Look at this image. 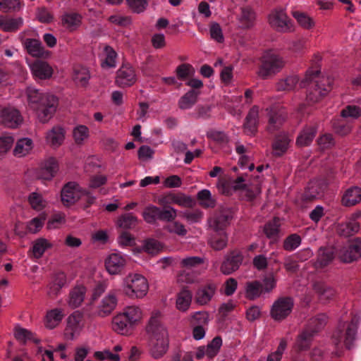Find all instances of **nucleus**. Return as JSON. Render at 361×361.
Here are the masks:
<instances>
[{
	"instance_id": "0eeeda50",
	"label": "nucleus",
	"mask_w": 361,
	"mask_h": 361,
	"mask_svg": "<svg viewBox=\"0 0 361 361\" xmlns=\"http://www.w3.org/2000/svg\"><path fill=\"white\" fill-rule=\"evenodd\" d=\"M360 320V317L358 315H353L350 322L348 324L345 334L343 332L345 327V323L344 322H341L339 323L337 330L333 335L334 342L336 345L341 343L344 336V344L345 348L348 350H350L353 348L355 335L356 334L357 327Z\"/></svg>"
},
{
	"instance_id": "37998d69",
	"label": "nucleus",
	"mask_w": 361,
	"mask_h": 361,
	"mask_svg": "<svg viewBox=\"0 0 361 361\" xmlns=\"http://www.w3.org/2000/svg\"><path fill=\"white\" fill-rule=\"evenodd\" d=\"M314 290L319 295L322 301L329 300L335 295V290L331 287L322 282H316L314 284Z\"/></svg>"
},
{
	"instance_id": "bf43d9fd",
	"label": "nucleus",
	"mask_w": 361,
	"mask_h": 361,
	"mask_svg": "<svg viewBox=\"0 0 361 361\" xmlns=\"http://www.w3.org/2000/svg\"><path fill=\"white\" fill-rule=\"evenodd\" d=\"M221 345V338L220 336L214 337L206 348V355L209 358L214 357L218 354Z\"/></svg>"
},
{
	"instance_id": "2f4dec72",
	"label": "nucleus",
	"mask_w": 361,
	"mask_h": 361,
	"mask_svg": "<svg viewBox=\"0 0 361 361\" xmlns=\"http://www.w3.org/2000/svg\"><path fill=\"white\" fill-rule=\"evenodd\" d=\"M82 16L78 13H65L61 16V24L70 31L76 30L81 24Z\"/></svg>"
},
{
	"instance_id": "5701e85b",
	"label": "nucleus",
	"mask_w": 361,
	"mask_h": 361,
	"mask_svg": "<svg viewBox=\"0 0 361 361\" xmlns=\"http://www.w3.org/2000/svg\"><path fill=\"white\" fill-rule=\"evenodd\" d=\"M259 108L252 106L249 111L243 124L244 132L248 135H255L257 132L259 123Z\"/></svg>"
},
{
	"instance_id": "5fc2aeb1",
	"label": "nucleus",
	"mask_w": 361,
	"mask_h": 361,
	"mask_svg": "<svg viewBox=\"0 0 361 361\" xmlns=\"http://www.w3.org/2000/svg\"><path fill=\"white\" fill-rule=\"evenodd\" d=\"M293 16L297 20L298 24L305 29H311L314 25L312 18L305 13L298 11H293Z\"/></svg>"
},
{
	"instance_id": "4be33fe9",
	"label": "nucleus",
	"mask_w": 361,
	"mask_h": 361,
	"mask_svg": "<svg viewBox=\"0 0 361 361\" xmlns=\"http://www.w3.org/2000/svg\"><path fill=\"white\" fill-rule=\"evenodd\" d=\"M292 138L285 132H281L274 139L272 143V154L275 157H280L287 152Z\"/></svg>"
},
{
	"instance_id": "b1692460",
	"label": "nucleus",
	"mask_w": 361,
	"mask_h": 361,
	"mask_svg": "<svg viewBox=\"0 0 361 361\" xmlns=\"http://www.w3.org/2000/svg\"><path fill=\"white\" fill-rule=\"evenodd\" d=\"M25 49L34 57L47 58L49 55V51L45 50L42 42L35 39H26L23 42Z\"/></svg>"
},
{
	"instance_id": "09e8293b",
	"label": "nucleus",
	"mask_w": 361,
	"mask_h": 361,
	"mask_svg": "<svg viewBox=\"0 0 361 361\" xmlns=\"http://www.w3.org/2000/svg\"><path fill=\"white\" fill-rule=\"evenodd\" d=\"M263 293L262 283L258 281L248 282L246 284V297L249 300H255Z\"/></svg>"
},
{
	"instance_id": "6e6552de",
	"label": "nucleus",
	"mask_w": 361,
	"mask_h": 361,
	"mask_svg": "<svg viewBox=\"0 0 361 361\" xmlns=\"http://www.w3.org/2000/svg\"><path fill=\"white\" fill-rule=\"evenodd\" d=\"M145 221L150 224H154L158 220L171 221L177 216V210L171 207L161 209L155 205H148L142 212Z\"/></svg>"
},
{
	"instance_id": "1a4fd4ad",
	"label": "nucleus",
	"mask_w": 361,
	"mask_h": 361,
	"mask_svg": "<svg viewBox=\"0 0 361 361\" xmlns=\"http://www.w3.org/2000/svg\"><path fill=\"white\" fill-rule=\"evenodd\" d=\"M293 300L290 297H281L276 300L271 310V316L276 321L286 318L292 311Z\"/></svg>"
},
{
	"instance_id": "de8ad7c7",
	"label": "nucleus",
	"mask_w": 361,
	"mask_h": 361,
	"mask_svg": "<svg viewBox=\"0 0 361 361\" xmlns=\"http://www.w3.org/2000/svg\"><path fill=\"white\" fill-rule=\"evenodd\" d=\"M90 78L88 69L84 66H75L73 72L74 81L81 86H85Z\"/></svg>"
},
{
	"instance_id": "7ed1b4c3",
	"label": "nucleus",
	"mask_w": 361,
	"mask_h": 361,
	"mask_svg": "<svg viewBox=\"0 0 361 361\" xmlns=\"http://www.w3.org/2000/svg\"><path fill=\"white\" fill-rule=\"evenodd\" d=\"M147 331L150 334L149 346L152 356L158 359L162 357L168 349L167 331L161 324L159 316H152L147 326Z\"/></svg>"
},
{
	"instance_id": "603ef678",
	"label": "nucleus",
	"mask_w": 361,
	"mask_h": 361,
	"mask_svg": "<svg viewBox=\"0 0 361 361\" xmlns=\"http://www.w3.org/2000/svg\"><path fill=\"white\" fill-rule=\"evenodd\" d=\"M137 223V217L132 213H126L121 215L118 220V226L123 229H131Z\"/></svg>"
},
{
	"instance_id": "338daca9",
	"label": "nucleus",
	"mask_w": 361,
	"mask_h": 361,
	"mask_svg": "<svg viewBox=\"0 0 361 361\" xmlns=\"http://www.w3.org/2000/svg\"><path fill=\"white\" fill-rule=\"evenodd\" d=\"M169 222L170 224L166 226V230L169 233H175L179 236H185L187 234L188 231L183 224L174 220Z\"/></svg>"
},
{
	"instance_id": "4c0bfd02",
	"label": "nucleus",
	"mask_w": 361,
	"mask_h": 361,
	"mask_svg": "<svg viewBox=\"0 0 361 361\" xmlns=\"http://www.w3.org/2000/svg\"><path fill=\"white\" fill-rule=\"evenodd\" d=\"M359 229V224L353 220L338 224L336 230L339 235L348 237L357 233Z\"/></svg>"
},
{
	"instance_id": "a18cd8bd",
	"label": "nucleus",
	"mask_w": 361,
	"mask_h": 361,
	"mask_svg": "<svg viewBox=\"0 0 361 361\" xmlns=\"http://www.w3.org/2000/svg\"><path fill=\"white\" fill-rule=\"evenodd\" d=\"M279 219L275 217L264 225V232L268 238L271 240H276L279 235Z\"/></svg>"
},
{
	"instance_id": "774afa93",
	"label": "nucleus",
	"mask_w": 361,
	"mask_h": 361,
	"mask_svg": "<svg viewBox=\"0 0 361 361\" xmlns=\"http://www.w3.org/2000/svg\"><path fill=\"white\" fill-rule=\"evenodd\" d=\"M343 118H357L361 116V108L355 105H348L341 113Z\"/></svg>"
},
{
	"instance_id": "bb28decb",
	"label": "nucleus",
	"mask_w": 361,
	"mask_h": 361,
	"mask_svg": "<svg viewBox=\"0 0 361 361\" xmlns=\"http://www.w3.org/2000/svg\"><path fill=\"white\" fill-rule=\"evenodd\" d=\"M59 170V164L56 159L49 157L44 161L39 171V178L44 180H51Z\"/></svg>"
},
{
	"instance_id": "2eb2a0df",
	"label": "nucleus",
	"mask_w": 361,
	"mask_h": 361,
	"mask_svg": "<svg viewBox=\"0 0 361 361\" xmlns=\"http://www.w3.org/2000/svg\"><path fill=\"white\" fill-rule=\"evenodd\" d=\"M82 188L75 182H68L61 190V199L66 206L73 204L78 200L81 198Z\"/></svg>"
},
{
	"instance_id": "58836bf2",
	"label": "nucleus",
	"mask_w": 361,
	"mask_h": 361,
	"mask_svg": "<svg viewBox=\"0 0 361 361\" xmlns=\"http://www.w3.org/2000/svg\"><path fill=\"white\" fill-rule=\"evenodd\" d=\"M51 247V244L45 238H38L32 243V249L30 251L31 256L36 259L40 258L44 252Z\"/></svg>"
},
{
	"instance_id": "423d86ee",
	"label": "nucleus",
	"mask_w": 361,
	"mask_h": 361,
	"mask_svg": "<svg viewBox=\"0 0 361 361\" xmlns=\"http://www.w3.org/2000/svg\"><path fill=\"white\" fill-rule=\"evenodd\" d=\"M123 290L130 298H142L148 290L147 279L139 274H130L123 279Z\"/></svg>"
},
{
	"instance_id": "69168bd1",
	"label": "nucleus",
	"mask_w": 361,
	"mask_h": 361,
	"mask_svg": "<svg viewBox=\"0 0 361 361\" xmlns=\"http://www.w3.org/2000/svg\"><path fill=\"white\" fill-rule=\"evenodd\" d=\"M209 34L211 38L218 43H222L224 41L222 29L217 23L213 22L210 24Z\"/></svg>"
},
{
	"instance_id": "ddd939ff",
	"label": "nucleus",
	"mask_w": 361,
	"mask_h": 361,
	"mask_svg": "<svg viewBox=\"0 0 361 361\" xmlns=\"http://www.w3.org/2000/svg\"><path fill=\"white\" fill-rule=\"evenodd\" d=\"M158 203L164 208L170 207L171 204H176L181 207H191L193 205V200L189 196L182 193L169 192L158 200Z\"/></svg>"
},
{
	"instance_id": "f03ea898",
	"label": "nucleus",
	"mask_w": 361,
	"mask_h": 361,
	"mask_svg": "<svg viewBox=\"0 0 361 361\" xmlns=\"http://www.w3.org/2000/svg\"><path fill=\"white\" fill-rule=\"evenodd\" d=\"M26 94L29 106L36 111L40 122L47 123L56 112L58 99L53 94L39 92V90L28 87Z\"/></svg>"
},
{
	"instance_id": "864d4df0",
	"label": "nucleus",
	"mask_w": 361,
	"mask_h": 361,
	"mask_svg": "<svg viewBox=\"0 0 361 361\" xmlns=\"http://www.w3.org/2000/svg\"><path fill=\"white\" fill-rule=\"evenodd\" d=\"M299 79L295 75H290L285 79L281 80L276 85L278 91H290L294 89Z\"/></svg>"
},
{
	"instance_id": "ea45409f",
	"label": "nucleus",
	"mask_w": 361,
	"mask_h": 361,
	"mask_svg": "<svg viewBox=\"0 0 361 361\" xmlns=\"http://www.w3.org/2000/svg\"><path fill=\"white\" fill-rule=\"evenodd\" d=\"M47 142L53 147H59L64 139V130L59 127H54L47 135Z\"/></svg>"
},
{
	"instance_id": "a878e982",
	"label": "nucleus",
	"mask_w": 361,
	"mask_h": 361,
	"mask_svg": "<svg viewBox=\"0 0 361 361\" xmlns=\"http://www.w3.org/2000/svg\"><path fill=\"white\" fill-rule=\"evenodd\" d=\"M30 69L36 79L46 80L51 78L53 74L52 68L47 62L42 61H37L32 63Z\"/></svg>"
},
{
	"instance_id": "0e129e2a",
	"label": "nucleus",
	"mask_w": 361,
	"mask_h": 361,
	"mask_svg": "<svg viewBox=\"0 0 361 361\" xmlns=\"http://www.w3.org/2000/svg\"><path fill=\"white\" fill-rule=\"evenodd\" d=\"M75 142L78 145H80L82 142L87 138L89 135V129L83 125L75 127L73 132Z\"/></svg>"
},
{
	"instance_id": "a211bd4d",
	"label": "nucleus",
	"mask_w": 361,
	"mask_h": 361,
	"mask_svg": "<svg viewBox=\"0 0 361 361\" xmlns=\"http://www.w3.org/2000/svg\"><path fill=\"white\" fill-rule=\"evenodd\" d=\"M136 81L135 70L129 64L123 65L117 71L116 83L121 87L133 85Z\"/></svg>"
},
{
	"instance_id": "4468645a",
	"label": "nucleus",
	"mask_w": 361,
	"mask_h": 361,
	"mask_svg": "<svg viewBox=\"0 0 361 361\" xmlns=\"http://www.w3.org/2000/svg\"><path fill=\"white\" fill-rule=\"evenodd\" d=\"M339 258L345 263H350L361 257V240L356 238L339 252Z\"/></svg>"
},
{
	"instance_id": "9d476101",
	"label": "nucleus",
	"mask_w": 361,
	"mask_h": 361,
	"mask_svg": "<svg viewBox=\"0 0 361 361\" xmlns=\"http://www.w3.org/2000/svg\"><path fill=\"white\" fill-rule=\"evenodd\" d=\"M268 124L267 130L269 133H274L283 124L286 115L283 109L277 106L267 108Z\"/></svg>"
},
{
	"instance_id": "f8f14e48",
	"label": "nucleus",
	"mask_w": 361,
	"mask_h": 361,
	"mask_svg": "<svg viewBox=\"0 0 361 361\" xmlns=\"http://www.w3.org/2000/svg\"><path fill=\"white\" fill-rule=\"evenodd\" d=\"M243 260L240 252L233 250L228 253L221 263L220 270L225 275H230L238 270Z\"/></svg>"
},
{
	"instance_id": "4d7b16f0",
	"label": "nucleus",
	"mask_w": 361,
	"mask_h": 361,
	"mask_svg": "<svg viewBox=\"0 0 361 361\" xmlns=\"http://www.w3.org/2000/svg\"><path fill=\"white\" fill-rule=\"evenodd\" d=\"M176 73L178 79L184 80L194 75L195 69L189 63H182L176 68Z\"/></svg>"
},
{
	"instance_id": "473e14b6",
	"label": "nucleus",
	"mask_w": 361,
	"mask_h": 361,
	"mask_svg": "<svg viewBox=\"0 0 361 361\" xmlns=\"http://www.w3.org/2000/svg\"><path fill=\"white\" fill-rule=\"evenodd\" d=\"M333 247H321L319 250L318 258L315 263L316 267L323 268L332 262L334 258Z\"/></svg>"
},
{
	"instance_id": "9b49d317",
	"label": "nucleus",
	"mask_w": 361,
	"mask_h": 361,
	"mask_svg": "<svg viewBox=\"0 0 361 361\" xmlns=\"http://www.w3.org/2000/svg\"><path fill=\"white\" fill-rule=\"evenodd\" d=\"M269 22L270 25L278 32L291 31V20L282 9L273 11L269 16Z\"/></svg>"
},
{
	"instance_id": "a19ab883",
	"label": "nucleus",
	"mask_w": 361,
	"mask_h": 361,
	"mask_svg": "<svg viewBox=\"0 0 361 361\" xmlns=\"http://www.w3.org/2000/svg\"><path fill=\"white\" fill-rule=\"evenodd\" d=\"M228 243V236L226 233L222 231H218L213 234L209 239V243L210 246L215 250H221Z\"/></svg>"
},
{
	"instance_id": "cd10ccee",
	"label": "nucleus",
	"mask_w": 361,
	"mask_h": 361,
	"mask_svg": "<svg viewBox=\"0 0 361 361\" xmlns=\"http://www.w3.org/2000/svg\"><path fill=\"white\" fill-rule=\"evenodd\" d=\"M317 131L316 125L305 126L296 139V145L299 147L310 145L314 140Z\"/></svg>"
},
{
	"instance_id": "c9c22d12",
	"label": "nucleus",
	"mask_w": 361,
	"mask_h": 361,
	"mask_svg": "<svg viewBox=\"0 0 361 361\" xmlns=\"http://www.w3.org/2000/svg\"><path fill=\"white\" fill-rule=\"evenodd\" d=\"M327 322V316L325 314H319L314 317L311 318L305 329L310 331L312 335L315 336L324 326Z\"/></svg>"
},
{
	"instance_id": "8fccbe9b",
	"label": "nucleus",
	"mask_w": 361,
	"mask_h": 361,
	"mask_svg": "<svg viewBox=\"0 0 361 361\" xmlns=\"http://www.w3.org/2000/svg\"><path fill=\"white\" fill-rule=\"evenodd\" d=\"M63 314L59 309H53L49 311L46 316V326L49 329L55 328L62 320Z\"/></svg>"
},
{
	"instance_id": "79ce46f5",
	"label": "nucleus",
	"mask_w": 361,
	"mask_h": 361,
	"mask_svg": "<svg viewBox=\"0 0 361 361\" xmlns=\"http://www.w3.org/2000/svg\"><path fill=\"white\" fill-rule=\"evenodd\" d=\"M23 24L22 18H5L0 20V27L6 32H16Z\"/></svg>"
},
{
	"instance_id": "c03bdc74",
	"label": "nucleus",
	"mask_w": 361,
	"mask_h": 361,
	"mask_svg": "<svg viewBox=\"0 0 361 361\" xmlns=\"http://www.w3.org/2000/svg\"><path fill=\"white\" fill-rule=\"evenodd\" d=\"M192 293L186 289L183 288L177 296L176 307L179 310L186 311L190 305L192 301Z\"/></svg>"
},
{
	"instance_id": "f704fd0d",
	"label": "nucleus",
	"mask_w": 361,
	"mask_h": 361,
	"mask_svg": "<svg viewBox=\"0 0 361 361\" xmlns=\"http://www.w3.org/2000/svg\"><path fill=\"white\" fill-rule=\"evenodd\" d=\"M198 204L204 209L214 208L216 200L207 189L200 190L197 194Z\"/></svg>"
},
{
	"instance_id": "dca6fc26",
	"label": "nucleus",
	"mask_w": 361,
	"mask_h": 361,
	"mask_svg": "<svg viewBox=\"0 0 361 361\" xmlns=\"http://www.w3.org/2000/svg\"><path fill=\"white\" fill-rule=\"evenodd\" d=\"M118 298L116 291L113 290L105 295L97 307V314L101 317L109 315L116 307Z\"/></svg>"
},
{
	"instance_id": "052dcab7",
	"label": "nucleus",
	"mask_w": 361,
	"mask_h": 361,
	"mask_svg": "<svg viewBox=\"0 0 361 361\" xmlns=\"http://www.w3.org/2000/svg\"><path fill=\"white\" fill-rule=\"evenodd\" d=\"M14 335L15 338L23 343H25L27 341H32L35 343H38V340L33 338V334L31 331L20 326L15 328Z\"/></svg>"
},
{
	"instance_id": "f257e3e1",
	"label": "nucleus",
	"mask_w": 361,
	"mask_h": 361,
	"mask_svg": "<svg viewBox=\"0 0 361 361\" xmlns=\"http://www.w3.org/2000/svg\"><path fill=\"white\" fill-rule=\"evenodd\" d=\"M320 61L319 56H314L312 67L307 71L305 78L300 83L301 87H307V102L310 104L319 102L332 88L333 79L321 75L320 70L317 69Z\"/></svg>"
},
{
	"instance_id": "e2e57ef3",
	"label": "nucleus",
	"mask_w": 361,
	"mask_h": 361,
	"mask_svg": "<svg viewBox=\"0 0 361 361\" xmlns=\"http://www.w3.org/2000/svg\"><path fill=\"white\" fill-rule=\"evenodd\" d=\"M287 348V341L286 339H281L274 352L269 353L266 361H281L284 351Z\"/></svg>"
},
{
	"instance_id": "aec40b11",
	"label": "nucleus",
	"mask_w": 361,
	"mask_h": 361,
	"mask_svg": "<svg viewBox=\"0 0 361 361\" xmlns=\"http://www.w3.org/2000/svg\"><path fill=\"white\" fill-rule=\"evenodd\" d=\"M126 265V259L118 253L111 254L105 260L106 271L111 275L120 274Z\"/></svg>"
},
{
	"instance_id": "c85d7f7f",
	"label": "nucleus",
	"mask_w": 361,
	"mask_h": 361,
	"mask_svg": "<svg viewBox=\"0 0 361 361\" xmlns=\"http://www.w3.org/2000/svg\"><path fill=\"white\" fill-rule=\"evenodd\" d=\"M86 288L83 286H75L69 293L68 304L73 309L77 308L84 301Z\"/></svg>"
},
{
	"instance_id": "412c9836",
	"label": "nucleus",
	"mask_w": 361,
	"mask_h": 361,
	"mask_svg": "<svg viewBox=\"0 0 361 361\" xmlns=\"http://www.w3.org/2000/svg\"><path fill=\"white\" fill-rule=\"evenodd\" d=\"M233 216V212L231 208H221L216 214L211 226L216 231H222L225 227L229 225Z\"/></svg>"
},
{
	"instance_id": "680f3d73",
	"label": "nucleus",
	"mask_w": 361,
	"mask_h": 361,
	"mask_svg": "<svg viewBox=\"0 0 361 361\" xmlns=\"http://www.w3.org/2000/svg\"><path fill=\"white\" fill-rule=\"evenodd\" d=\"M301 238L296 233L288 235L283 242V248L286 251H293L298 247L301 244Z\"/></svg>"
},
{
	"instance_id": "e433bc0d",
	"label": "nucleus",
	"mask_w": 361,
	"mask_h": 361,
	"mask_svg": "<svg viewBox=\"0 0 361 361\" xmlns=\"http://www.w3.org/2000/svg\"><path fill=\"white\" fill-rule=\"evenodd\" d=\"M255 20V13L253 10L248 7L241 8V13L239 17L240 27L243 29H249L254 25Z\"/></svg>"
},
{
	"instance_id": "c756f323",
	"label": "nucleus",
	"mask_w": 361,
	"mask_h": 361,
	"mask_svg": "<svg viewBox=\"0 0 361 361\" xmlns=\"http://www.w3.org/2000/svg\"><path fill=\"white\" fill-rule=\"evenodd\" d=\"M324 189V187L319 182H310L302 194V201L310 202L314 200L322 195Z\"/></svg>"
},
{
	"instance_id": "3c124183",
	"label": "nucleus",
	"mask_w": 361,
	"mask_h": 361,
	"mask_svg": "<svg viewBox=\"0 0 361 361\" xmlns=\"http://www.w3.org/2000/svg\"><path fill=\"white\" fill-rule=\"evenodd\" d=\"M32 147V141L29 138H23L19 140L14 148L13 154L17 157H23L26 155Z\"/></svg>"
},
{
	"instance_id": "393cba45",
	"label": "nucleus",
	"mask_w": 361,
	"mask_h": 361,
	"mask_svg": "<svg viewBox=\"0 0 361 361\" xmlns=\"http://www.w3.org/2000/svg\"><path fill=\"white\" fill-rule=\"evenodd\" d=\"M133 324L126 318L125 315L123 314H119L115 316L112 320V329L116 333L121 335H128L130 334L133 329Z\"/></svg>"
},
{
	"instance_id": "7c9ffc66",
	"label": "nucleus",
	"mask_w": 361,
	"mask_h": 361,
	"mask_svg": "<svg viewBox=\"0 0 361 361\" xmlns=\"http://www.w3.org/2000/svg\"><path fill=\"white\" fill-rule=\"evenodd\" d=\"M361 200V188L353 186L348 188L342 197V203L344 206H354Z\"/></svg>"
},
{
	"instance_id": "39448f33",
	"label": "nucleus",
	"mask_w": 361,
	"mask_h": 361,
	"mask_svg": "<svg viewBox=\"0 0 361 361\" xmlns=\"http://www.w3.org/2000/svg\"><path fill=\"white\" fill-rule=\"evenodd\" d=\"M282 57L271 51H266L260 59V65L257 72L262 79H267L279 73L284 66Z\"/></svg>"
},
{
	"instance_id": "13d9d810",
	"label": "nucleus",
	"mask_w": 361,
	"mask_h": 361,
	"mask_svg": "<svg viewBox=\"0 0 361 361\" xmlns=\"http://www.w3.org/2000/svg\"><path fill=\"white\" fill-rule=\"evenodd\" d=\"M126 316L133 325H135L142 317V312L138 307L130 306L125 309L122 313Z\"/></svg>"
},
{
	"instance_id": "f3484780",
	"label": "nucleus",
	"mask_w": 361,
	"mask_h": 361,
	"mask_svg": "<svg viewBox=\"0 0 361 361\" xmlns=\"http://www.w3.org/2000/svg\"><path fill=\"white\" fill-rule=\"evenodd\" d=\"M0 121L8 128H17L22 122L20 112L12 107L0 106Z\"/></svg>"
},
{
	"instance_id": "6ab92c4d",
	"label": "nucleus",
	"mask_w": 361,
	"mask_h": 361,
	"mask_svg": "<svg viewBox=\"0 0 361 361\" xmlns=\"http://www.w3.org/2000/svg\"><path fill=\"white\" fill-rule=\"evenodd\" d=\"M216 290V285L212 282L200 286L195 295L196 302L201 305L207 304L214 295Z\"/></svg>"
},
{
	"instance_id": "20e7f679",
	"label": "nucleus",
	"mask_w": 361,
	"mask_h": 361,
	"mask_svg": "<svg viewBox=\"0 0 361 361\" xmlns=\"http://www.w3.org/2000/svg\"><path fill=\"white\" fill-rule=\"evenodd\" d=\"M247 175H241L233 182L230 183L226 180L221 179L217 184L219 191L223 195H231L233 191L243 190L247 201H253L257 195L260 193V188L258 185H249L247 182Z\"/></svg>"
},
{
	"instance_id": "72a5a7b5",
	"label": "nucleus",
	"mask_w": 361,
	"mask_h": 361,
	"mask_svg": "<svg viewBox=\"0 0 361 361\" xmlns=\"http://www.w3.org/2000/svg\"><path fill=\"white\" fill-rule=\"evenodd\" d=\"M314 336L310 331L304 329L297 338L295 348L297 352L308 350L310 348L312 340Z\"/></svg>"
},
{
	"instance_id": "49530a36",
	"label": "nucleus",
	"mask_w": 361,
	"mask_h": 361,
	"mask_svg": "<svg viewBox=\"0 0 361 361\" xmlns=\"http://www.w3.org/2000/svg\"><path fill=\"white\" fill-rule=\"evenodd\" d=\"M199 92L192 90L185 93L178 101V106L181 109H190L197 102Z\"/></svg>"
},
{
	"instance_id": "6e6d98bb",
	"label": "nucleus",
	"mask_w": 361,
	"mask_h": 361,
	"mask_svg": "<svg viewBox=\"0 0 361 361\" xmlns=\"http://www.w3.org/2000/svg\"><path fill=\"white\" fill-rule=\"evenodd\" d=\"M332 128L334 132L341 136L345 135L350 131V126L342 117L332 121Z\"/></svg>"
}]
</instances>
